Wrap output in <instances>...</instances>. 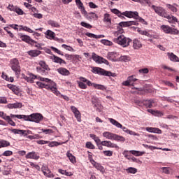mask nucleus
<instances>
[{"instance_id":"f257e3e1","label":"nucleus","mask_w":179,"mask_h":179,"mask_svg":"<svg viewBox=\"0 0 179 179\" xmlns=\"http://www.w3.org/2000/svg\"><path fill=\"white\" fill-rule=\"evenodd\" d=\"M24 79H25L27 82H29V83H34L35 79H38L41 80V82L37 81L36 86H38L39 89H46V90L52 92V93H54L56 94V96L59 94L58 89L57 88V84L50 79L37 76L33 73L29 74V76H24Z\"/></svg>"},{"instance_id":"f03ea898","label":"nucleus","mask_w":179,"mask_h":179,"mask_svg":"<svg viewBox=\"0 0 179 179\" xmlns=\"http://www.w3.org/2000/svg\"><path fill=\"white\" fill-rule=\"evenodd\" d=\"M11 118H18V120H24V121H30L31 122H36V124H39L44 120V116L41 113H32L29 115H13L10 114Z\"/></svg>"},{"instance_id":"7ed1b4c3","label":"nucleus","mask_w":179,"mask_h":179,"mask_svg":"<svg viewBox=\"0 0 179 179\" xmlns=\"http://www.w3.org/2000/svg\"><path fill=\"white\" fill-rule=\"evenodd\" d=\"M111 13H115V15H117V16H118V17H120V19H125L126 17H129V19H131V17H134V19H137L138 17V12H132V11H125L123 13H121V11H120L117 8H113L111 10Z\"/></svg>"},{"instance_id":"20e7f679","label":"nucleus","mask_w":179,"mask_h":179,"mask_svg":"<svg viewBox=\"0 0 179 179\" xmlns=\"http://www.w3.org/2000/svg\"><path fill=\"white\" fill-rule=\"evenodd\" d=\"M91 72H92V73H96L102 76H112V78H115V76H117L115 73H112L111 71H106L100 67H92Z\"/></svg>"},{"instance_id":"39448f33","label":"nucleus","mask_w":179,"mask_h":179,"mask_svg":"<svg viewBox=\"0 0 179 179\" xmlns=\"http://www.w3.org/2000/svg\"><path fill=\"white\" fill-rule=\"evenodd\" d=\"M113 41V43H115L116 44H118L119 45H121V47L125 48L126 47H129V43H131L132 40H131L129 38L125 37V36L123 35L114 38Z\"/></svg>"},{"instance_id":"423d86ee","label":"nucleus","mask_w":179,"mask_h":179,"mask_svg":"<svg viewBox=\"0 0 179 179\" xmlns=\"http://www.w3.org/2000/svg\"><path fill=\"white\" fill-rule=\"evenodd\" d=\"M109 121L110 123H112L113 125H115V127H117V128H121L124 132H126V134H129V135H133L134 136H139V134L136 133L134 131L128 129V128L123 127L122 124H121L118 121L113 119L109 118Z\"/></svg>"},{"instance_id":"0eeeda50","label":"nucleus","mask_w":179,"mask_h":179,"mask_svg":"<svg viewBox=\"0 0 179 179\" xmlns=\"http://www.w3.org/2000/svg\"><path fill=\"white\" fill-rule=\"evenodd\" d=\"M102 135L103 138H106V139H110V141H117V142H125V138H124V136H119L114 133L104 131Z\"/></svg>"},{"instance_id":"6e6552de","label":"nucleus","mask_w":179,"mask_h":179,"mask_svg":"<svg viewBox=\"0 0 179 179\" xmlns=\"http://www.w3.org/2000/svg\"><path fill=\"white\" fill-rule=\"evenodd\" d=\"M161 29L166 34H172L173 36H177L179 34L178 29H177L176 28H173L169 25H164V24L162 25Z\"/></svg>"},{"instance_id":"1a4fd4ad","label":"nucleus","mask_w":179,"mask_h":179,"mask_svg":"<svg viewBox=\"0 0 179 179\" xmlns=\"http://www.w3.org/2000/svg\"><path fill=\"white\" fill-rule=\"evenodd\" d=\"M10 67L15 75H20V64H19V60H17V59L15 58L10 60Z\"/></svg>"},{"instance_id":"9d476101","label":"nucleus","mask_w":179,"mask_h":179,"mask_svg":"<svg viewBox=\"0 0 179 179\" xmlns=\"http://www.w3.org/2000/svg\"><path fill=\"white\" fill-rule=\"evenodd\" d=\"M151 8L152 9H153V10H155V13H157L158 16H161L162 17L164 18L166 17L167 15V11H166V10L163 7L152 5Z\"/></svg>"},{"instance_id":"9b49d317","label":"nucleus","mask_w":179,"mask_h":179,"mask_svg":"<svg viewBox=\"0 0 179 179\" xmlns=\"http://www.w3.org/2000/svg\"><path fill=\"white\" fill-rule=\"evenodd\" d=\"M71 110L74 114L78 122H82V114L80 113V111H79V110L73 106H71Z\"/></svg>"},{"instance_id":"f8f14e48","label":"nucleus","mask_w":179,"mask_h":179,"mask_svg":"<svg viewBox=\"0 0 179 179\" xmlns=\"http://www.w3.org/2000/svg\"><path fill=\"white\" fill-rule=\"evenodd\" d=\"M138 79L135 78V76H130L127 78L126 81H124L122 85L123 86H134V83L136 82Z\"/></svg>"},{"instance_id":"ddd939ff","label":"nucleus","mask_w":179,"mask_h":179,"mask_svg":"<svg viewBox=\"0 0 179 179\" xmlns=\"http://www.w3.org/2000/svg\"><path fill=\"white\" fill-rule=\"evenodd\" d=\"M20 38H21L22 41H24V43H27V44H37V42L36 41L31 39L30 36L27 35H23L22 34H20Z\"/></svg>"},{"instance_id":"4468645a","label":"nucleus","mask_w":179,"mask_h":179,"mask_svg":"<svg viewBox=\"0 0 179 179\" xmlns=\"http://www.w3.org/2000/svg\"><path fill=\"white\" fill-rule=\"evenodd\" d=\"M41 171L43 173L44 176L48 178H52V177H54V174H52V172H51V170L48 169V166L43 165L41 167Z\"/></svg>"},{"instance_id":"2eb2a0df","label":"nucleus","mask_w":179,"mask_h":179,"mask_svg":"<svg viewBox=\"0 0 179 179\" xmlns=\"http://www.w3.org/2000/svg\"><path fill=\"white\" fill-rule=\"evenodd\" d=\"M26 159H32L34 160H38L40 159V155H38V152H36L34 151L28 152L26 156Z\"/></svg>"},{"instance_id":"dca6fc26","label":"nucleus","mask_w":179,"mask_h":179,"mask_svg":"<svg viewBox=\"0 0 179 179\" xmlns=\"http://www.w3.org/2000/svg\"><path fill=\"white\" fill-rule=\"evenodd\" d=\"M50 59L55 64H59L60 65H62V64H66V62L59 57L52 55L50 57Z\"/></svg>"},{"instance_id":"f3484780","label":"nucleus","mask_w":179,"mask_h":179,"mask_svg":"<svg viewBox=\"0 0 179 179\" xmlns=\"http://www.w3.org/2000/svg\"><path fill=\"white\" fill-rule=\"evenodd\" d=\"M138 22L136 21H128V22H121L119 23L120 27H129V26H137Z\"/></svg>"},{"instance_id":"a211bd4d","label":"nucleus","mask_w":179,"mask_h":179,"mask_svg":"<svg viewBox=\"0 0 179 179\" xmlns=\"http://www.w3.org/2000/svg\"><path fill=\"white\" fill-rule=\"evenodd\" d=\"M8 131H10L15 135H20V136H26V130H22L18 129H8Z\"/></svg>"},{"instance_id":"6ab92c4d","label":"nucleus","mask_w":179,"mask_h":179,"mask_svg":"<svg viewBox=\"0 0 179 179\" xmlns=\"http://www.w3.org/2000/svg\"><path fill=\"white\" fill-rule=\"evenodd\" d=\"M27 54L31 57V58H36V57H38L41 54V51L38 50H31L28 52H27Z\"/></svg>"},{"instance_id":"aec40b11","label":"nucleus","mask_w":179,"mask_h":179,"mask_svg":"<svg viewBox=\"0 0 179 179\" xmlns=\"http://www.w3.org/2000/svg\"><path fill=\"white\" fill-rule=\"evenodd\" d=\"M7 87L10 89V90H12L16 96H19V94H20V92L19 91V87H17V86L12 84H8Z\"/></svg>"},{"instance_id":"412c9836","label":"nucleus","mask_w":179,"mask_h":179,"mask_svg":"<svg viewBox=\"0 0 179 179\" xmlns=\"http://www.w3.org/2000/svg\"><path fill=\"white\" fill-rule=\"evenodd\" d=\"M57 72L58 73H59L60 75H62L63 76H69V75H71V72L69 71L68 69L64 67H60L57 69Z\"/></svg>"},{"instance_id":"4be33fe9","label":"nucleus","mask_w":179,"mask_h":179,"mask_svg":"<svg viewBox=\"0 0 179 179\" xmlns=\"http://www.w3.org/2000/svg\"><path fill=\"white\" fill-rule=\"evenodd\" d=\"M101 145L102 146H106V148H117V144L111 143V141H101Z\"/></svg>"},{"instance_id":"5701e85b","label":"nucleus","mask_w":179,"mask_h":179,"mask_svg":"<svg viewBox=\"0 0 179 179\" xmlns=\"http://www.w3.org/2000/svg\"><path fill=\"white\" fill-rule=\"evenodd\" d=\"M66 142H68V141H65V142H57V141H51L48 143V146L49 148H55L57 146H60V145H64L65 143H66Z\"/></svg>"},{"instance_id":"b1692460","label":"nucleus","mask_w":179,"mask_h":179,"mask_svg":"<svg viewBox=\"0 0 179 179\" xmlns=\"http://www.w3.org/2000/svg\"><path fill=\"white\" fill-rule=\"evenodd\" d=\"M165 19H168V22L169 23H178V19H177L176 17L173 16V15H169L168 14H166V15L165 16Z\"/></svg>"},{"instance_id":"393cba45","label":"nucleus","mask_w":179,"mask_h":179,"mask_svg":"<svg viewBox=\"0 0 179 179\" xmlns=\"http://www.w3.org/2000/svg\"><path fill=\"white\" fill-rule=\"evenodd\" d=\"M145 130L148 132H151L154 134H162V130L157 127H146Z\"/></svg>"},{"instance_id":"a878e982","label":"nucleus","mask_w":179,"mask_h":179,"mask_svg":"<svg viewBox=\"0 0 179 179\" xmlns=\"http://www.w3.org/2000/svg\"><path fill=\"white\" fill-rule=\"evenodd\" d=\"M156 101L155 100H148L144 102V106L148 108H152V107H156Z\"/></svg>"},{"instance_id":"bb28decb","label":"nucleus","mask_w":179,"mask_h":179,"mask_svg":"<svg viewBox=\"0 0 179 179\" xmlns=\"http://www.w3.org/2000/svg\"><path fill=\"white\" fill-rule=\"evenodd\" d=\"M45 34L46 36V38H48L49 40H53V38H55V33L50 29L47 30Z\"/></svg>"},{"instance_id":"cd10ccee","label":"nucleus","mask_w":179,"mask_h":179,"mask_svg":"<svg viewBox=\"0 0 179 179\" xmlns=\"http://www.w3.org/2000/svg\"><path fill=\"white\" fill-rule=\"evenodd\" d=\"M133 48H134V50H139V48H142V43H141V41L134 39L133 41Z\"/></svg>"},{"instance_id":"c85d7f7f","label":"nucleus","mask_w":179,"mask_h":179,"mask_svg":"<svg viewBox=\"0 0 179 179\" xmlns=\"http://www.w3.org/2000/svg\"><path fill=\"white\" fill-rule=\"evenodd\" d=\"M167 55L171 61H173V62H179L178 57H177V55H174V53L168 52Z\"/></svg>"},{"instance_id":"c756f323","label":"nucleus","mask_w":179,"mask_h":179,"mask_svg":"<svg viewBox=\"0 0 179 179\" xmlns=\"http://www.w3.org/2000/svg\"><path fill=\"white\" fill-rule=\"evenodd\" d=\"M103 22L106 23L108 26H111V17L110 14L105 13L103 15Z\"/></svg>"},{"instance_id":"7c9ffc66","label":"nucleus","mask_w":179,"mask_h":179,"mask_svg":"<svg viewBox=\"0 0 179 179\" xmlns=\"http://www.w3.org/2000/svg\"><path fill=\"white\" fill-rule=\"evenodd\" d=\"M85 36H87V37H90V38H104V35H96L94 34L89 33V32H87L85 34Z\"/></svg>"},{"instance_id":"2f4dec72","label":"nucleus","mask_w":179,"mask_h":179,"mask_svg":"<svg viewBox=\"0 0 179 179\" xmlns=\"http://www.w3.org/2000/svg\"><path fill=\"white\" fill-rule=\"evenodd\" d=\"M20 31L23 30L24 31H27L28 33H34V34H38V33L35 32L33 31V29L27 27H23L22 25L20 26Z\"/></svg>"},{"instance_id":"473e14b6","label":"nucleus","mask_w":179,"mask_h":179,"mask_svg":"<svg viewBox=\"0 0 179 179\" xmlns=\"http://www.w3.org/2000/svg\"><path fill=\"white\" fill-rule=\"evenodd\" d=\"M93 87L98 90H102L103 92L107 90V87L103 85L93 83Z\"/></svg>"},{"instance_id":"72a5a7b5","label":"nucleus","mask_w":179,"mask_h":179,"mask_svg":"<svg viewBox=\"0 0 179 179\" xmlns=\"http://www.w3.org/2000/svg\"><path fill=\"white\" fill-rule=\"evenodd\" d=\"M148 113H150L152 114V115H155V117H162L163 115V113L159 110H155L152 109H148Z\"/></svg>"},{"instance_id":"f704fd0d","label":"nucleus","mask_w":179,"mask_h":179,"mask_svg":"<svg viewBox=\"0 0 179 179\" xmlns=\"http://www.w3.org/2000/svg\"><path fill=\"white\" fill-rule=\"evenodd\" d=\"M10 146V143L6 140H0V149L1 148H8Z\"/></svg>"},{"instance_id":"c9c22d12","label":"nucleus","mask_w":179,"mask_h":179,"mask_svg":"<svg viewBox=\"0 0 179 179\" xmlns=\"http://www.w3.org/2000/svg\"><path fill=\"white\" fill-rule=\"evenodd\" d=\"M48 24H49V26H51L52 27H57V28L61 27V25H59V24L58 22H57L56 21H54L52 20H48Z\"/></svg>"},{"instance_id":"e433bc0d","label":"nucleus","mask_w":179,"mask_h":179,"mask_svg":"<svg viewBox=\"0 0 179 179\" xmlns=\"http://www.w3.org/2000/svg\"><path fill=\"white\" fill-rule=\"evenodd\" d=\"M92 58L96 64H100L101 57L97 55L95 52H92Z\"/></svg>"},{"instance_id":"4c0bfd02","label":"nucleus","mask_w":179,"mask_h":179,"mask_svg":"<svg viewBox=\"0 0 179 179\" xmlns=\"http://www.w3.org/2000/svg\"><path fill=\"white\" fill-rule=\"evenodd\" d=\"M39 65H40V68H42L43 69H45L47 71H50V67L48 66V65H47V64H45V62L44 61H41L39 62Z\"/></svg>"},{"instance_id":"58836bf2","label":"nucleus","mask_w":179,"mask_h":179,"mask_svg":"<svg viewBox=\"0 0 179 179\" xmlns=\"http://www.w3.org/2000/svg\"><path fill=\"white\" fill-rule=\"evenodd\" d=\"M36 71L38 73H41V75H48V71H47L45 69H43L40 66L36 67Z\"/></svg>"},{"instance_id":"ea45409f","label":"nucleus","mask_w":179,"mask_h":179,"mask_svg":"<svg viewBox=\"0 0 179 179\" xmlns=\"http://www.w3.org/2000/svg\"><path fill=\"white\" fill-rule=\"evenodd\" d=\"M126 171L129 174H136V173H138V169L134 167H129L126 169Z\"/></svg>"},{"instance_id":"a19ab883","label":"nucleus","mask_w":179,"mask_h":179,"mask_svg":"<svg viewBox=\"0 0 179 179\" xmlns=\"http://www.w3.org/2000/svg\"><path fill=\"white\" fill-rule=\"evenodd\" d=\"M66 156L69 159V160L71 163H73V164L76 163V158H75V156H73L69 152H67Z\"/></svg>"},{"instance_id":"79ce46f5","label":"nucleus","mask_w":179,"mask_h":179,"mask_svg":"<svg viewBox=\"0 0 179 179\" xmlns=\"http://www.w3.org/2000/svg\"><path fill=\"white\" fill-rule=\"evenodd\" d=\"M119 59L122 62H129V61H131V57L129 56L124 55V56H120Z\"/></svg>"},{"instance_id":"37998d69","label":"nucleus","mask_w":179,"mask_h":179,"mask_svg":"<svg viewBox=\"0 0 179 179\" xmlns=\"http://www.w3.org/2000/svg\"><path fill=\"white\" fill-rule=\"evenodd\" d=\"M122 33H124V29L122 28L119 29L117 31L113 33L115 37H120V36H123Z\"/></svg>"},{"instance_id":"c03bdc74","label":"nucleus","mask_w":179,"mask_h":179,"mask_svg":"<svg viewBox=\"0 0 179 179\" xmlns=\"http://www.w3.org/2000/svg\"><path fill=\"white\" fill-rule=\"evenodd\" d=\"M131 155H134V156H143V155H145V152H140L136 150H130L129 151Z\"/></svg>"},{"instance_id":"a18cd8bd","label":"nucleus","mask_w":179,"mask_h":179,"mask_svg":"<svg viewBox=\"0 0 179 179\" xmlns=\"http://www.w3.org/2000/svg\"><path fill=\"white\" fill-rule=\"evenodd\" d=\"M166 8H168V9H170V10L173 13H176L178 10L176 7H174V6L171 4H166Z\"/></svg>"},{"instance_id":"49530a36","label":"nucleus","mask_w":179,"mask_h":179,"mask_svg":"<svg viewBox=\"0 0 179 179\" xmlns=\"http://www.w3.org/2000/svg\"><path fill=\"white\" fill-rule=\"evenodd\" d=\"M85 148H87V149H96L94 145H93V143H92V142L90 141H87L86 143Z\"/></svg>"},{"instance_id":"de8ad7c7","label":"nucleus","mask_w":179,"mask_h":179,"mask_svg":"<svg viewBox=\"0 0 179 179\" xmlns=\"http://www.w3.org/2000/svg\"><path fill=\"white\" fill-rule=\"evenodd\" d=\"M51 50L54 51V52H56L57 54H59V55L64 56V52L61 50H58L57 48H55L54 46L50 47Z\"/></svg>"},{"instance_id":"09e8293b","label":"nucleus","mask_w":179,"mask_h":179,"mask_svg":"<svg viewBox=\"0 0 179 179\" xmlns=\"http://www.w3.org/2000/svg\"><path fill=\"white\" fill-rule=\"evenodd\" d=\"M95 169H96V170H99V171H101V173H103V171H104V167H103V166H101V164L97 163L95 165Z\"/></svg>"},{"instance_id":"8fccbe9b","label":"nucleus","mask_w":179,"mask_h":179,"mask_svg":"<svg viewBox=\"0 0 179 179\" xmlns=\"http://www.w3.org/2000/svg\"><path fill=\"white\" fill-rule=\"evenodd\" d=\"M101 43L102 44H104V45H113V42L108 41V40H106V39H102L101 41Z\"/></svg>"},{"instance_id":"3c124183","label":"nucleus","mask_w":179,"mask_h":179,"mask_svg":"<svg viewBox=\"0 0 179 179\" xmlns=\"http://www.w3.org/2000/svg\"><path fill=\"white\" fill-rule=\"evenodd\" d=\"M80 26H82L83 27H85V29H92V27H93L92 25H90V24H87L85 22H81Z\"/></svg>"},{"instance_id":"603ef678","label":"nucleus","mask_w":179,"mask_h":179,"mask_svg":"<svg viewBox=\"0 0 179 179\" xmlns=\"http://www.w3.org/2000/svg\"><path fill=\"white\" fill-rule=\"evenodd\" d=\"M0 117L3 120H5V121H6L9 118V116L6 115V113H5L4 112H2V111H0Z\"/></svg>"},{"instance_id":"864d4df0","label":"nucleus","mask_w":179,"mask_h":179,"mask_svg":"<svg viewBox=\"0 0 179 179\" xmlns=\"http://www.w3.org/2000/svg\"><path fill=\"white\" fill-rule=\"evenodd\" d=\"M99 101V99L97 97L93 96L92 98V103L94 106V107H97V102Z\"/></svg>"},{"instance_id":"5fc2aeb1","label":"nucleus","mask_w":179,"mask_h":179,"mask_svg":"<svg viewBox=\"0 0 179 179\" xmlns=\"http://www.w3.org/2000/svg\"><path fill=\"white\" fill-rule=\"evenodd\" d=\"M76 3L78 9H80L84 7L83 3H82V1H80V0H76Z\"/></svg>"},{"instance_id":"6e6d98bb","label":"nucleus","mask_w":179,"mask_h":179,"mask_svg":"<svg viewBox=\"0 0 179 179\" xmlns=\"http://www.w3.org/2000/svg\"><path fill=\"white\" fill-rule=\"evenodd\" d=\"M62 48H64V50H66L67 51H73V48H72L69 45L63 44V45H62Z\"/></svg>"},{"instance_id":"4d7b16f0","label":"nucleus","mask_w":179,"mask_h":179,"mask_svg":"<svg viewBox=\"0 0 179 179\" xmlns=\"http://www.w3.org/2000/svg\"><path fill=\"white\" fill-rule=\"evenodd\" d=\"M6 121L12 127H16V123H15V122H13V120H12V119L10 118V116L8 117V118L7 119Z\"/></svg>"},{"instance_id":"13d9d810","label":"nucleus","mask_w":179,"mask_h":179,"mask_svg":"<svg viewBox=\"0 0 179 179\" xmlns=\"http://www.w3.org/2000/svg\"><path fill=\"white\" fill-rule=\"evenodd\" d=\"M0 104H8L6 97L0 96Z\"/></svg>"},{"instance_id":"bf43d9fd","label":"nucleus","mask_w":179,"mask_h":179,"mask_svg":"<svg viewBox=\"0 0 179 179\" xmlns=\"http://www.w3.org/2000/svg\"><path fill=\"white\" fill-rule=\"evenodd\" d=\"M17 8V6H15L12 4H9L8 6V9H9V10H11V12H15Z\"/></svg>"},{"instance_id":"052dcab7","label":"nucleus","mask_w":179,"mask_h":179,"mask_svg":"<svg viewBox=\"0 0 179 179\" xmlns=\"http://www.w3.org/2000/svg\"><path fill=\"white\" fill-rule=\"evenodd\" d=\"M140 3H141V5L147 3L148 6H150V5H152V2H150V0H140Z\"/></svg>"},{"instance_id":"680f3d73","label":"nucleus","mask_w":179,"mask_h":179,"mask_svg":"<svg viewBox=\"0 0 179 179\" xmlns=\"http://www.w3.org/2000/svg\"><path fill=\"white\" fill-rule=\"evenodd\" d=\"M78 86L80 89H87V85H86V84H85V83H83V82H78Z\"/></svg>"},{"instance_id":"e2e57ef3","label":"nucleus","mask_w":179,"mask_h":179,"mask_svg":"<svg viewBox=\"0 0 179 179\" xmlns=\"http://www.w3.org/2000/svg\"><path fill=\"white\" fill-rule=\"evenodd\" d=\"M103 153L105 156H108V157L113 156V151L104 150L103 151Z\"/></svg>"},{"instance_id":"0e129e2a","label":"nucleus","mask_w":179,"mask_h":179,"mask_svg":"<svg viewBox=\"0 0 179 179\" xmlns=\"http://www.w3.org/2000/svg\"><path fill=\"white\" fill-rule=\"evenodd\" d=\"M12 155H13V152L11 150H6L2 154V156H12Z\"/></svg>"},{"instance_id":"69168bd1","label":"nucleus","mask_w":179,"mask_h":179,"mask_svg":"<svg viewBox=\"0 0 179 179\" xmlns=\"http://www.w3.org/2000/svg\"><path fill=\"white\" fill-rule=\"evenodd\" d=\"M42 132H43V134H45V135H48V134H52L53 131L51 129H42Z\"/></svg>"},{"instance_id":"338daca9","label":"nucleus","mask_w":179,"mask_h":179,"mask_svg":"<svg viewBox=\"0 0 179 179\" xmlns=\"http://www.w3.org/2000/svg\"><path fill=\"white\" fill-rule=\"evenodd\" d=\"M89 17H91V19H99V16H97V14H95L94 13H90Z\"/></svg>"},{"instance_id":"774afa93","label":"nucleus","mask_w":179,"mask_h":179,"mask_svg":"<svg viewBox=\"0 0 179 179\" xmlns=\"http://www.w3.org/2000/svg\"><path fill=\"white\" fill-rule=\"evenodd\" d=\"M15 12H16V13H17V15H24V13L23 10L19 8L18 7H17Z\"/></svg>"}]
</instances>
